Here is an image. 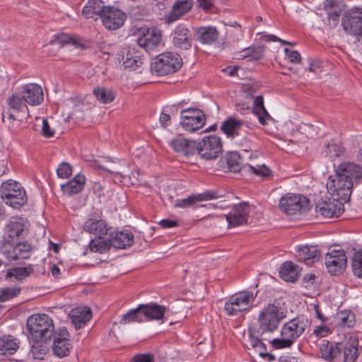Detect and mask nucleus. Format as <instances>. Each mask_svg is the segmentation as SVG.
<instances>
[{
	"label": "nucleus",
	"instance_id": "60",
	"mask_svg": "<svg viewBox=\"0 0 362 362\" xmlns=\"http://www.w3.org/2000/svg\"><path fill=\"white\" fill-rule=\"evenodd\" d=\"M159 225L163 228H169L177 226L178 223L174 220L163 219L159 222Z\"/></svg>",
	"mask_w": 362,
	"mask_h": 362
},
{
	"label": "nucleus",
	"instance_id": "41",
	"mask_svg": "<svg viewBox=\"0 0 362 362\" xmlns=\"http://www.w3.org/2000/svg\"><path fill=\"white\" fill-rule=\"evenodd\" d=\"M142 312L141 304H140L136 308L129 310L123 315L119 323L121 325H127L132 322H143L144 319Z\"/></svg>",
	"mask_w": 362,
	"mask_h": 362
},
{
	"label": "nucleus",
	"instance_id": "46",
	"mask_svg": "<svg viewBox=\"0 0 362 362\" xmlns=\"http://www.w3.org/2000/svg\"><path fill=\"white\" fill-rule=\"evenodd\" d=\"M351 267L354 274L358 278H362V250L354 254Z\"/></svg>",
	"mask_w": 362,
	"mask_h": 362
},
{
	"label": "nucleus",
	"instance_id": "24",
	"mask_svg": "<svg viewBox=\"0 0 362 362\" xmlns=\"http://www.w3.org/2000/svg\"><path fill=\"white\" fill-rule=\"evenodd\" d=\"M319 349L323 359L329 362H335L338 361L341 356L342 344L332 342L328 340H323L320 344Z\"/></svg>",
	"mask_w": 362,
	"mask_h": 362
},
{
	"label": "nucleus",
	"instance_id": "56",
	"mask_svg": "<svg viewBox=\"0 0 362 362\" xmlns=\"http://www.w3.org/2000/svg\"><path fill=\"white\" fill-rule=\"evenodd\" d=\"M42 133L47 138L52 137L54 134V130L50 127L47 119H43L42 120Z\"/></svg>",
	"mask_w": 362,
	"mask_h": 362
},
{
	"label": "nucleus",
	"instance_id": "7",
	"mask_svg": "<svg viewBox=\"0 0 362 362\" xmlns=\"http://www.w3.org/2000/svg\"><path fill=\"white\" fill-rule=\"evenodd\" d=\"M182 58L177 53L167 52L158 55L151 64V71L158 76L175 73L182 66Z\"/></svg>",
	"mask_w": 362,
	"mask_h": 362
},
{
	"label": "nucleus",
	"instance_id": "22",
	"mask_svg": "<svg viewBox=\"0 0 362 362\" xmlns=\"http://www.w3.org/2000/svg\"><path fill=\"white\" fill-rule=\"evenodd\" d=\"M249 205L240 203L233 206L230 212L226 216V221L230 227H236L246 223L249 217Z\"/></svg>",
	"mask_w": 362,
	"mask_h": 362
},
{
	"label": "nucleus",
	"instance_id": "49",
	"mask_svg": "<svg viewBox=\"0 0 362 362\" xmlns=\"http://www.w3.org/2000/svg\"><path fill=\"white\" fill-rule=\"evenodd\" d=\"M57 174L59 178L67 179L72 174V167L69 163L63 162L59 165L57 169Z\"/></svg>",
	"mask_w": 362,
	"mask_h": 362
},
{
	"label": "nucleus",
	"instance_id": "37",
	"mask_svg": "<svg viewBox=\"0 0 362 362\" xmlns=\"http://www.w3.org/2000/svg\"><path fill=\"white\" fill-rule=\"evenodd\" d=\"M85 180L83 175L78 174L66 184L62 185L61 189L64 193L69 195L78 194L83 189Z\"/></svg>",
	"mask_w": 362,
	"mask_h": 362
},
{
	"label": "nucleus",
	"instance_id": "51",
	"mask_svg": "<svg viewBox=\"0 0 362 362\" xmlns=\"http://www.w3.org/2000/svg\"><path fill=\"white\" fill-rule=\"evenodd\" d=\"M344 4L341 0H325L324 8L326 11H342Z\"/></svg>",
	"mask_w": 362,
	"mask_h": 362
},
{
	"label": "nucleus",
	"instance_id": "64",
	"mask_svg": "<svg viewBox=\"0 0 362 362\" xmlns=\"http://www.w3.org/2000/svg\"><path fill=\"white\" fill-rule=\"evenodd\" d=\"M316 276L313 274H307L303 277V281L305 283H310L311 284H314V280L315 279Z\"/></svg>",
	"mask_w": 362,
	"mask_h": 362
},
{
	"label": "nucleus",
	"instance_id": "5",
	"mask_svg": "<svg viewBox=\"0 0 362 362\" xmlns=\"http://www.w3.org/2000/svg\"><path fill=\"white\" fill-rule=\"evenodd\" d=\"M27 329L33 342L50 344L54 332L52 319L46 314H35L28 317Z\"/></svg>",
	"mask_w": 362,
	"mask_h": 362
},
{
	"label": "nucleus",
	"instance_id": "13",
	"mask_svg": "<svg viewBox=\"0 0 362 362\" xmlns=\"http://www.w3.org/2000/svg\"><path fill=\"white\" fill-rule=\"evenodd\" d=\"M341 24L344 31L354 37V42L362 45V10L346 13Z\"/></svg>",
	"mask_w": 362,
	"mask_h": 362
},
{
	"label": "nucleus",
	"instance_id": "55",
	"mask_svg": "<svg viewBox=\"0 0 362 362\" xmlns=\"http://www.w3.org/2000/svg\"><path fill=\"white\" fill-rule=\"evenodd\" d=\"M284 51L286 57L291 62L299 63L300 62L301 57L298 52L296 50H290L288 48H286Z\"/></svg>",
	"mask_w": 362,
	"mask_h": 362
},
{
	"label": "nucleus",
	"instance_id": "36",
	"mask_svg": "<svg viewBox=\"0 0 362 362\" xmlns=\"http://www.w3.org/2000/svg\"><path fill=\"white\" fill-rule=\"evenodd\" d=\"M218 32L215 27H201L196 32V39L202 44H211L218 37Z\"/></svg>",
	"mask_w": 362,
	"mask_h": 362
},
{
	"label": "nucleus",
	"instance_id": "39",
	"mask_svg": "<svg viewBox=\"0 0 362 362\" xmlns=\"http://www.w3.org/2000/svg\"><path fill=\"white\" fill-rule=\"evenodd\" d=\"M279 276L285 281L296 282L298 279L297 267L291 262H284L280 267Z\"/></svg>",
	"mask_w": 362,
	"mask_h": 362
},
{
	"label": "nucleus",
	"instance_id": "14",
	"mask_svg": "<svg viewBox=\"0 0 362 362\" xmlns=\"http://www.w3.org/2000/svg\"><path fill=\"white\" fill-rule=\"evenodd\" d=\"M344 202L335 197L327 200L320 199L315 205V211L325 218L339 217L344 211Z\"/></svg>",
	"mask_w": 362,
	"mask_h": 362
},
{
	"label": "nucleus",
	"instance_id": "4",
	"mask_svg": "<svg viewBox=\"0 0 362 362\" xmlns=\"http://www.w3.org/2000/svg\"><path fill=\"white\" fill-rule=\"evenodd\" d=\"M310 321L300 315L284 323L280 331V337L269 341L272 346L276 349L291 348L304 334L310 326Z\"/></svg>",
	"mask_w": 362,
	"mask_h": 362
},
{
	"label": "nucleus",
	"instance_id": "15",
	"mask_svg": "<svg viewBox=\"0 0 362 362\" xmlns=\"http://www.w3.org/2000/svg\"><path fill=\"white\" fill-rule=\"evenodd\" d=\"M69 333L66 327H62L56 331L52 337V348L53 354L59 358L69 355L72 345L69 339Z\"/></svg>",
	"mask_w": 362,
	"mask_h": 362
},
{
	"label": "nucleus",
	"instance_id": "62",
	"mask_svg": "<svg viewBox=\"0 0 362 362\" xmlns=\"http://www.w3.org/2000/svg\"><path fill=\"white\" fill-rule=\"evenodd\" d=\"M170 121V115L164 112H162L160 117V122L161 125L166 127L168 122Z\"/></svg>",
	"mask_w": 362,
	"mask_h": 362
},
{
	"label": "nucleus",
	"instance_id": "45",
	"mask_svg": "<svg viewBox=\"0 0 362 362\" xmlns=\"http://www.w3.org/2000/svg\"><path fill=\"white\" fill-rule=\"evenodd\" d=\"M338 325L349 328L354 327L356 324L355 314L351 310H343L337 313Z\"/></svg>",
	"mask_w": 362,
	"mask_h": 362
},
{
	"label": "nucleus",
	"instance_id": "25",
	"mask_svg": "<svg viewBox=\"0 0 362 362\" xmlns=\"http://www.w3.org/2000/svg\"><path fill=\"white\" fill-rule=\"evenodd\" d=\"M112 247L116 249H126L131 247L134 240V235L128 230H110L109 235Z\"/></svg>",
	"mask_w": 362,
	"mask_h": 362
},
{
	"label": "nucleus",
	"instance_id": "31",
	"mask_svg": "<svg viewBox=\"0 0 362 362\" xmlns=\"http://www.w3.org/2000/svg\"><path fill=\"white\" fill-rule=\"evenodd\" d=\"M144 321L163 320L168 308L154 303L141 304Z\"/></svg>",
	"mask_w": 362,
	"mask_h": 362
},
{
	"label": "nucleus",
	"instance_id": "53",
	"mask_svg": "<svg viewBox=\"0 0 362 362\" xmlns=\"http://www.w3.org/2000/svg\"><path fill=\"white\" fill-rule=\"evenodd\" d=\"M342 11H326L327 13V25L330 28L337 27Z\"/></svg>",
	"mask_w": 362,
	"mask_h": 362
},
{
	"label": "nucleus",
	"instance_id": "21",
	"mask_svg": "<svg viewBox=\"0 0 362 362\" xmlns=\"http://www.w3.org/2000/svg\"><path fill=\"white\" fill-rule=\"evenodd\" d=\"M161 32L156 28H148L142 30V34L137 39V44L146 52L157 47L160 43Z\"/></svg>",
	"mask_w": 362,
	"mask_h": 362
},
{
	"label": "nucleus",
	"instance_id": "33",
	"mask_svg": "<svg viewBox=\"0 0 362 362\" xmlns=\"http://www.w3.org/2000/svg\"><path fill=\"white\" fill-rule=\"evenodd\" d=\"M69 316L76 329H79L90 321L92 312L89 308H77L71 311Z\"/></svg>",
	"mask_w": 362,
	"mask_h": 362
},
{
	"label": "nucleus",
	"instance_id": "8",
	"mask_svg": "<svg viewBox=\"0 0 362 362\" xmlns=\"http://www.w3.org/2000/svg\"><path fill=\"white\" fill-rule=\"evenodd\" d=\"M0 193L5 203L14 209H19L27 202L25 189L20 183L12 180L1 184Z\"/></svg>",
	"mask_w": 362,
	"mask_h": 362
},
{
	"label": "nucleus",
	"instance_id": "44",
	"mask_svg": "<svg viewBox=\"0 0 362 362\" xmlns=\"http://www.w3.org/2000/svg\"><path fill=\"white\" fill-rule=\"evenodd\" d=\"M95 98L102 103L107 104L112 102L115 98V93L110 88L98 87L93 90Z\"/></svg>",
	"mask_w": 362,
	"mask_h": 362
},
{
	"label": "nucleus",
	"instance_id": "59",
	"mask_svg": "<svg viewBox=\"0 0 362 362\" xmlns=\"http://www.w3.org/2000/svg\"><path fill=\"white\" fill-rule=\"evenodd\" d=\"M199 6L204 11H209L212 8L214 4V0H197Z\"/></svg>",
	"mask_w": 362,
	"mask_h": 362
},
{
	"label": "nucleus",
	"instance_id": "48",
	"mask_svg": "<svg viewBox=\"0 0 362 362\" xmlns=\"http://www.w3.org/2000/svg\"><path fill=\"white\" fill-rule=\"evenodd\" d=\"M45 342L37 343L34 342L33 346L32 352L35 358L43 359L44 355L49 351L48 347L45 345Z\"/></svg>",
	"mask_w": 362,
	"mask_h": 362
},
{
	"label": "nucleus",
	"instance_id": "43",
	"mask_svg": "<svg viewBox=\"0 0 362 362\" xmlns=\"http://www.w3.org/2000/svg\"><path fill=\"white\" fill-rule=\"evenodd\" d=\"M112 247L110 237L106 239L103 237H97L92 240L89 243V248L90 251L103 254L110 250Z\"/></svg>",
	"mask_w": 362,
	"mask_h": 362
},
{
	"label": "nucleus",
	"instance_id": "40",
	"mask_svg": "<svg viewBox=\"0 0 362 362\" xmlns=\"http://www.w3.org/2000/svg\"><path fill=\"white\" fill-rule=\"evenodd\" d=\"M34 271L33 266L29 264L25 267H13L9 269L6 274V280H12L14 278L16 280H22L29 276Z\"/></svg>",
	"mask_w": 362,
	"mask_h": 362
},
{
	"label": "nucleus",
	"instance_id": "10",
	"mask_svg": "<svg viewBox=\"0 0 362 362\" xmlns=\"http://www.w3.org/2000/svg\"><path fill=\"white\" fill-rule=\"evenodd\" d=\"M8 110L2 112V121L12 122L14 120L22 121L29 117L28 109L26 103L19 93H13L8 98Z\"/></svg>",
	"mask_w": 362,
	"mask_h": 362
},
{
	"label": "nucleus",
	"instance_id": "2",
	"mask_svg": "<svg viewBox=\"0 0 362 362\" xmlns=\"http://www.w3.org/2000/svg\"><path fill=\"white\" fill-rule=\"evenodd\" d=\"M28 234V228L21 219H15L5 226L4 240L0 245L1 254L8 262H20L30 258L34 246L21 241Z\"/></svg>",
	"mask_w": 362,
	"mask_h": 362
},
{
	"label": "nucleus",
	"instance_id": "9",
	"mask_svg": "<svg viewBox=\"0 0 362 362\" xmlns=\"http://www.w3.org/2000/svg\"><path fill=\"white\" fill-rule=\"evenodd\" d=\"M257 292L243 291L230 297L226 302L224 310L230 316H236L244 311L250 310L253 306Z\"/></svg>",
	"mask_w": 362,
	"mask_h": 362
},
{
	"label": "nucleus",
	"instance_id": "34",
	"mask_svg": "<svg viewBox=\"0 0 362 362\" xmlns=\"http://www.w3.org/2000/svg\"><path fill=\"white\" fill-rule=\"evenodd\" d=\"M19 340L11 335H4L0 337V354L12 355L19 348Z\"/></svg>",
	"mask_w": 362,
	"mask_h": 362
},
{
	"label": "nucleus",
	"instance_id": "16",
	"mask_svg": "<svg viewBox=\"0 0 362 362\" xmlns=\"http://www.w3.org/2000/svg\"><path fill=\"white\" fill-rule=\"evenodd\" d=\"M308 199L303 195L286 194L279 201L280 209L287 215H295L303 209H306Z\"/></svg>",
	"mask_w": 362,
	"mask_h": 362
},
{
	"label": "nucleus",
	"instance_id": "47",
	"mask_svg": "<svg viewBox=\"0 0 362 362\" xmlns=\"http://www.w3.org/2000/svg\"><path fill=\"white\" fill-rule=\"evenodd\" d=\"M21 288H6L0 291V302L6 301L12 299L19 295Z\"/></svg>",
	"mask_w": 362,
	"mask_h": 362
},
{
	"label": "nucleus",
	"instance_id": "27",
	"mask_svg": "<svg viewBox=\"0 0 362 362\" xmlns=\"http://www.w3.org/2000/svg\"><path fill=\"white\" fill-rule=\"evenodd\" d=\"M83 229L97 237H104L105 235H109V233L112 230V228L108 226L105 220L90 218L85 222Z\"/></svg>",
	"mask_w": 362,
	"mask_h": 362
},
{
	"label": "nucleus",
	"instance_id": "30",
	"mask_svg": "<svg viewBox=\"0 0 362 362\" xmlns=\"http://www.w3.org/2000/svg\"><path fill=\"white\" fill-rule=\"evenodd\" d=\"M170 146L176 152L185 156H189L196 153L197 143L195 141L179 136L171 141Z\"/></svg>",
	"mask_w": 362,
	"mask_h": 362
},
{
	"label": "nucleus",
	"instance_id": "20",
	"mask_svg": "<svg viewBox=\"0 0 362 362\" xmlns=\"http://www.w3.org/2000/svg\"><path fill=\"white\" fill-rule=\"evenodd\" d=\"M143 56L134 47H124L118 55V60L122 62L124 69L136 70L143 64Z\"/></svg>",
	"mask_w": 362,
	"mask_h": 362
},
{
	"label": "nucleus",
	"instance_id": "52",
	"mask_svg": "<svg viewBox=\"0 0 362 362\" xmlns=\"http://www.w3.org/2000/svg\"><path fill=\"white\" fill-rule=\"evenodd\" d=\"M245 54L243 55V57H251L254 59H259L263 56L264 47L259 46L256 47H247L244 49Z\"/></svg>",
	"mask_w": 362,
	"mask_h": 362
},
{
	"label": "nucleus",
	"instance_id": "38",
	"mask_svg": "<svg viewBox=\"0 0 362 362\" xmlns=\"http://www.w3.org/2000/svg\"><path fill=\"white\" fill-rule=\"evenodd\" d=\"M252 112L258 117L259 123L262 125L267 124V119H272L264 106L263 97L262 95H258L255 98Z\"/></svg>",
	"mask_w": 362,
	"mask_h": 362
},
{
	"label": "nucleus",
	"instance_id": "26",
	"mask_svg": "<svg viewBox=\"0 0 362 362\" xmlns=\"http://www.w3.org/2000/svg\"><path fill=\"white\" fill-rule=\"evenodd\" d=\"M296 256L298 262H304L307 265H312L320 260L321 252L317 246L304 245L298 247Z\"/></svg>",
	"mask_w": 362,
	"mask_h": 362
},
{
	"label": "nucleus",
	"instance_id": "19",
	"mask_svg": "<svg viewBox=\"0 0 362 362\" xmlns=\"http://www.w3.org/2000/svg\"><path fill=\"white\" fill-rule=\"evenodd\" d=\"M173 45L181 50H188L192 47V35L189 28L183 24H179L171 33Z\"/></svg>",
	"mask_w": 362,
	"mask_h": 362
},
{
	"label": "nucleus",
	"instance_id": "58",
	"mask_svg": "<svg viewBox=\"0 0 362 362\" xmlns=\"http://www.w3.org/2000/svg\"><path fill=\"white\" fill-rule=\"evenodd\" d=\"M329 332V328L326 325L316 326L313 330V334L317 337H326Z\"/></svg>",
	"mask_w": 362,
	"mask_h": 362
},
{
	"label": "nucleus",
	"instance_id": "57",
	"mask_svg": "<svg viewBox=\"0 0 362 362\" xmlns=\"http://www.w3.org/2000/svg\"><path fill=\"white\" fill-rule=\"evenodd\" d=\"M57 42L62 46H65L69 44L74 45L76 44V40L75 39L66 34H62L59 35L57 37Z\"/></svg>",
	"mask_w": 362,
	"mask_h": 362
},
{
	"label": "nucleus",
	"instance_id": "6",
	"mask_svg": "<svg viewBox=\"0 0 362 362\" xmlns=\"http://www.w3.org/2000/svg\"><path fill=\"white\" fill-rule=\"evenodd\" d=\"M221 161L226 163V168L233 173L249 172L264 178L269 177L272 174V171L264 165H257L256 166L250 164L242 165L241 157L237 152L228 153Z\"/></svg>",
	"mask_w": 362,
	"mask_h": 362
},
{
	"label": "nucleus",
	"instance_id": "32",
	"mask_svg": "<svg viewBox=\"0 0 362 362\" xmlns=\"http://www.w3.org/2000/svg\"><path fill=\"white\" fill-rule=\"evenodd\" d=\"M216 194V193L213 191H206L202 194H192L187 198L177 199L175 206L180 208L194 206L199 202L217 198Z\"/></svg>",
	"mask_w": 362,
	"mask_h": 362
},
{
	"label": "nucleus",
	"instance_id": "35",
	"mask_svg": "<svg viewBox=\"0 0 362 362\" xmlns=\"http://www.w3.org/2000/svg\"><path fill=\"white\" fill-rule=\"evenodd\" d=\"M107 6L101 0H89L82 10V14L87 18H93L95 15L102 17Z\"/></svg>",
	"mask_w": 362,
	"mask_h": 362
},
{
	"label": "nucleus",
	"instance_id": "50",
	"mask_svg": "<svg viewBox=\"0 0 362 362\" xmlns=\"http://www.w3.org/2000/svg\"><path fill=\"white\" fill-rule=\"evenodd\" d=\"M325 153L330 158H334L341 155L342 148L334 143H328L325 147Z\"/></svg>",
	"mask_w": 362,
	"mask_h": 362
},
{
	"label": "nucleus",
	"instance_id": "63",
	"mask_svg": "<svg viewBox=\"0 0 362 362\" xmlns=\"http://www.w3.org/2000/svg\"><path fill=\"white\" fill-rule=\"evenodd\" d=\"M315 311L317 317L319 320H320L322 322H325L327 320V318L325 316H324L322 315V313H321L318 305H315Z\"/></svg>",
	"mask_w": 362,
	"mask_h": 362
},
{
	"label": "nucleus",
	"instance_id": "61",
	"mask_svg": "<svg viewBox=\"0 0 362 362\" xmlns=\"http://www.w3.org/2000/svg\"><path fill=\"white\" fill-rule=\"evenodd\" d=\"M264 39L266 42H272V41L281 42V44H283V45H291L290 42L283 40H281L280 38H279L276 36L273 35H264Z\"/></svg>",
	"mask_w": 362,
	"mask_h": 362
},
{
	"label": "nucleus",
	"instance_id": "54",
	"mask_svg": "<svg viewBox=\"0 0 362 362\" xmlns=\"http://www.w3.org/2000/svg\"><path fill=\"white\" fill-rule=\"evenodd\" d=\"M130 362H154L152 354H140L134 356Z\"/></svg>",
	"mask_w": 362,
	"mask_h": 362
},
{
	"label": "nucleus",
	"instance_id": "1",
	"mask_svg": "<svg viewBox=\"0 0 362 362\" xmlns=\"http://www.w3.org/2000/svg\"><path fill=\"white\" fill-rule=\"evenodd\" d=\"M286 317V312L276 300L264 306L259 313L257 324L250 325L248 327L247 348L253 349L262 357L267 356L266 346L262 341L267 340V336L278 329Z\"/></svg>",
	"mask_w": 362,
	"mask_h": 362
},
{
	"label": "nucleus",
	"instance_id": "29",
	"mask_svg": "<svg viewBox=\"0 0 362 362\" xmlns=\"http://www.w3.org/2000/svg\"><path fill=\"white\" fill-rule=\"evenodd\" d=\"M246 127L243 120L230 117L222 124L221 129L226 134L227 137L233 139L242 136L243 132Z\"/></svg>",
	"mask_w": 362,
	"mask_h": 362
},
{
	"label": "nucleus",
	"instance_id": "3",
	"mask_svg": "<svg viewBox=\"0 0 362 362\" xmlns=\"http://www.w3.org/2000/svg\"><path fill=\"white\" fill-rule=\"evenodd\" d=\"M362 177V167L354 163L345 162L339 166L334 176H330L327 188L332 197L344 202L349 200L354 181Z\"/></svg>",
	"mask_w": 362,
	"mask_h": 362
},
{
	"label": "nucleus",
	"instance_id": "11",
	"mask_svg": "<svg viewBox=\"0 0 362 362\" xmlns=\"http://www.w3.org/2000/svg\"><path fill=\"white\" fill-rule=\"evenodd\" d=\"M206 117L199 108H187L180 112V124L185 131L194 132L203 127Z\"/></svg>",
	"mask_w": 362,
	"mask_h": 362
},
{
	"label": "nucleus",
	"instance_id": "17",
	"mask_svg": "<svg viewBox=\"0 0 362 362\" xmlns=\"http://www.w3.org/2000/svg\"><path fill=\"white\" fill-rule=\"evenodd\" d=\"M325 265L332 275H339L344 272L347 266V257L343 250H333L325 256Z\"/></svg>",
	"mask_w": 362,
	"mask_h": 362
},
{
	"label": "nucleus",
	"instance_id": "28",
	"mask_svg": "<svg viewBox=\"0 0 362 362\" xmlns=\"http://www.w3.org/2000/svg\"><path fill=\"white\" fill-rule=\"evenodd\" d=\"M193 6V0H176L172 6L170 13L166 16L165 21L172 23L188 13Z\"/></svg>",
	"mask_w": 362,
	"mask_h": 362
},
{
	"label": "nucleus",
	"instance_id": "42",
	"mask_svg": "<svg viewBox=\"0 0 362 362\" xmlns=\"http://www.w3.org/2000/svg\"><path fill=\"white\" fill-rule=\"evenodd\" d=\"M343 362H355L358 356V341H347L343 346Z\"/></svg>",
	"mask_w": 362,
	"mask_h": 362
},
{
	"label": "nucleus",
	"instance_id": "12",
	"mask_svg": "<svg viewBox=\"0 0 362 362\" xmlns=\"http://www.w3.org/2000/svg\"><path fill=\"white\" fill-rule=\"evenodd\" d=\"M222 151L221 139L216 136H205L197 144L196 152L206 160L217 158Z\"/></svg>",
	"mask_w": 362,
	"mask_h": 362
},
{
	"label": "nucleus",
	"instance_id": "18",
	"mask_svg": "<svg viewBox=\"0 0 362 362\" xmlns=\"http://www.w3.org/2000/svg\"><path fill=\"white\" fill-rule=\"evenodd\" d=\"M101 18L106 28L115 30L124 25L127 15L119 8L107 6Z\"/></svg>",
	"mask_w": 362,
	"mask_h": 362
},
{
	"label": "nucleus",
	"instance_id": "23",
	"mask_svg": "<svg viewBox=\"0 0 362 362\" xmlns=\"http://www.w3.org/2000/svg\"><path fill=\"white\" fill-rule=\"evenodd\" d=\"M20 94L25 102L30 105H38L44 99L42 89L40 86L36 83L24 85Z\"/></svg>",
	"mask_w": 362,
	"mask_h": 362
}]
</instances>
